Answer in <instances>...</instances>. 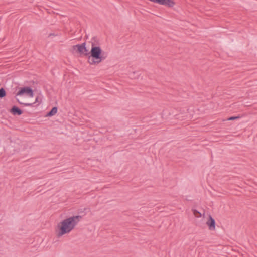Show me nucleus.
<instances>
[{
    "label": "nucleus",
    "instance_id": "nucleus-1",
    "mask_svg": "<svg viewBox=\"0 0 257 257\" xmlns=\"http://www.w3.org/2000/svg\"><path fill=\"white\" fill-rule=\"evenodd\" d=\"M89 43L91 45L90 51L86 47V43L84 42L72 46L70 51L73 54L88 56V62L90 65L98 64L106 58L107 54L101 48L99 40L97 37H92Z\"/></svg>",
    "mask_w": 257,
    "mask_h": 257
},
{
    "label": "nucleus",
    "instance_id": "nucleus-4",
    "mask_svg": "<svg viewBox=\"0 0 257 257\" xmlns=\"http://www.w3.org/2000/svg\"><path fill=\"white\" fill-rule=\"evenodd\" d=\"M9 112L14 115H21L23 111L16 105H13L10 109Z\"/></svg>",
    "mask_w": 257,
    "mask_h": 257
},
{
    "label": "nucleus",
    "instance_id": "nucleus-7",
    "mask_svg": "<svg viewBox=\"0 0 257 257\" xmlns=\"http://www.w3.org/2000/svg\"><path fill=\"white\" fill-rule=\"evenodd\" d=\"M58 111V108L56 106L52 107V108L48 112H47L46 116L51 117L55 115Z\"/></svg>",
    "mask_w": 257,
    "mask_h": 257
},
{
    "label": "nucleus",
    "instance_id": "nucleus-8",
    "mask_svg": "<svg viewBox=\"0 0 257 257\" xmlns=\"http://www.w3.org/2000/svg\"><path fill=\"white\" fill-rule=\"evenodd\" d=\"M7 93L4 88L1 87L0 88V98H4L6 96Z\"/></svg>",
    "mask_w": 257,
    "mask_h": 257
},
{
    "label": "nucleus",
    "instance_id": "nucleus-5",
    "mask_svg": "<svg viewBox=\"0 0 257 257\" xmlns=\"http://www.w3.org/2000/svg\"><path fill=\"white\" fill-rule=\"evenodd\" d=\"M206 224L208 226L209 230H214L215 229V219L211 215L209 216Z\"/></svg>",
    "mask_w": 257,
    "mask_h": 257
},
{
    "label": "nucleus",
    "instance_id": "nucleus-6",
    "mask_svg": "<svg viewBox=\"0 0 257 257\" xmlns=\"http://www.w3.org/2000/svg\"><path fill=\"white\" fill-rule=\"evenodd\" d=\"M17 101L18 102V103L19 104H22L25 106H34V104L37 102L39 103V104L37 105H38L41 102V101H39V97L38 96H37L36 97V98L35 99V101L33 103H22V102H21L19 99H17Z\"/></svg>",
    "mask_w": 257,
    "mask_h": 257
},
{
    "label": "nucleus",
    "instance_id": "nucleus-11",
    "mask_svg": "<svg viewBox=\"0 0 257 257\" xmlns=\"http://www.w3.org/2000/svg\"><path fill=\"white\" fill-rule=\"evenodd\" d=\"M87 209L86 208H85L84 209H79L78 210V213L80 214V215H83L84 214H85L84 216L86 214V213L85 212V211L87 210Z\"/></svg>",
    "mask_w": 257,
    "mask_h": 257
},
{
    "label": "nucleus",
    "instance_id": "nucleus-2",
    "mask_svg": "<svg viewBox=\"0 0 257 257\" xmlns=\"http://www.w3.org/2000/svg\"><path fill=\"white\" fill-rule=\"evenodd\" d=\"M84 215L85 214L82 215L72 216L58 223L55 228L57 237L60 238L66 234L69 233L74 229Z\"/></svg>",
    "mask_w": 257,
    "mask_h": 257
},
{
    "label": "nucleus",
    "instance_id": "nucleus-3",
    "mask_svg": "<svg viewBox=\"0 0 257 257\" xmlns=\"http://www.w3.org/2000/svg\"><path fill=\"white\" fill-rule=\"evenodd\" d=\"M24 94L30 97H32L34 95V90L30 86H24L23 87H21L16 93L17 96H22Z\"/></svg>",
    "mask_w": 257,
    "mask_h": 257
},
{
    "label": "nucleus",
    "instance_id": "nucleus-10",
    "mask_svg": "<svg viewBox=\"0 0 257 257\" xmlns=\"http://www.w3.org/2000/svg\"><path fill=\"white\" fill-rule=\"evenodd\" d=\"M192 211H193V214L194 215V216L196 217H200L201 216V214L200 212H199L198 210H197L196 209H192Z\"/></svg>",
    "mask_w": 257,
    "mask_h": 257
},
{
    "label": "nucleus",
    "instance_id": "nucleus-12",
    "mask_svg": "<svg viewBox=\"0 0 257 257\" xmlns=\"http://www.w3.org/2000/svg\"><path fill=\"white\" fill-rule=\"evenodd\" d=\"M56 36V35H55L54 33H50L49 34V36L50 37V36Z\"/></svg>",
    "mask_w": 257,
    "mask_h": 257
},
{
    "label": "nucleus",
    "instance_id": "nucleus-9",
    "mask_svg": "<svg viewBox=\"0 0 257 257\" xmlns=\"http://www.w3.org/2000/svg\"><path fill=\"white\" fill-rule=\"evenodd\" d=\"M240 118H241V116L240 115L233 116H230V117H228L227 119V120H228V121H233V120H236V119H239Z\"/></svg>",
    "mask_w": 257,
    "mask_h": 257
}]
</instances>
